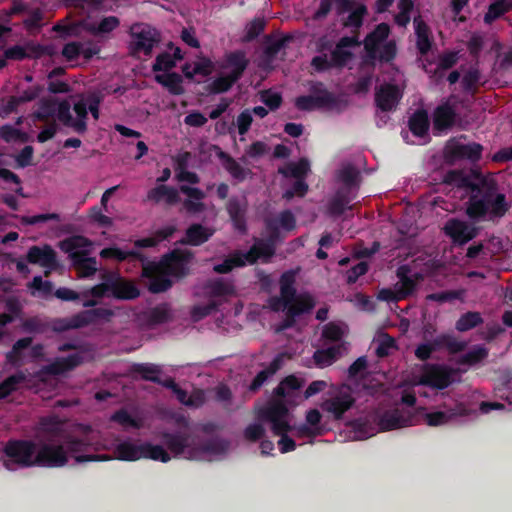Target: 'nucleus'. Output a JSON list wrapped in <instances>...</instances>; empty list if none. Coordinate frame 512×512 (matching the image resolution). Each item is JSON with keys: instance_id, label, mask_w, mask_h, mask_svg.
Here are the masks:
<instances>
[{"instance_id": "obj_1", "label": "nucleus", "mask_w": 512, "mask_h": 512, "mask_svg": "<svg viewBox=\"0 0 512 512\" xmlns=\"http://www.w3.org/2000/svg\"><path fill=\"white\" fill-rule=\"evenodd\" d=\"M444 181L470 190L471 195L466 208V214L470 219L481 220L486 216L490 219L501 218L508 210L505 195L497 193L496 187L479 173L466 175L461 171L451 170L446 174Z\"/></svg>"}, {"instance_id": "obj_2", "label": "nucleus", "mask_w": 512, "mask_h": 512, "mask_svg": "<svg viewBox=\"0 0 512 512\" xmlns=\"http://www.w3.org/2000/svg\"><path fill=\"white\" fill-rule=\"evenodd\" d=\"M3 453L6 459L3 462L7 470L20 468L64 467L69 458L61 445L42 443L39 446L30 439H10L6 442Z\"/></svg>"}, {"instance_id": "obj_3", "label": "nucleus", "mask_w": 512, "mask_h": 512, "mask_svg": "<svg viewBox=\"0 0 512 512\" xmlns=\"http://www.w3.org/2000/svg\"><path fill=\"white\" fill-rule=\"evenodd\" d=\"M391 29L389 24L382 22L375 26V28L366 35L363 45L367 55V60L371 64L375 60L380 62L389 63L395 59L397 54V46L394 40L387 41Z\"/></svg>"}, {"instance_id": "obj_4", "label": "nucleus", "mask_w": 512, "mask_h": 512, "mask_svg": "<svg viewBox=\"0 0 512 512\" xmlns=\"http://www.w3.org/2000/svg\"><path fill=\"white\" fill-rule=\"evenodd\" d=\"M85 434L81 437L65 434L59 445L64 447V451L68 456V453L74 455L76 462H93V461H106L110 457L108 455L101 454H81L85 452L99 451L101 444L96 440V436L92 433L90 426L85 428ZM54 445L53 443H51Z\"/></svg>"}, {"instance_id": "obj_5", "label": "nucleus", "mask_w": 512, "mask_h": 512, "mask_svg": "<svg viewBox=\"0 0 512 512\" xmlns=\"http://www.w3.org/2000/svg\"><path fill=\"white\" fill-rule=\"evenodd\" d=\"M114 312L109 308H93L81 311L71 317L55 318L52 324L53 331L65 332L72 329H79L98 321L109 322Z\"/></svg>"}, {"instance_id": "obj_6", "label": "nucleus", "mask_w": 512, "mask_h": 512, "mask_svg": "<svg viewBox=\"0 0 512 512\" xmlns=\"http://www.w3.org/2000/svg\"><path fill=\"white\" fill-rule=\"evenodd\" d=\"M87 239L82 236L71 237L61 242V249L69 253L73 267L76 269L80 278H86L94 275L97 271V262L93 257H86L85 252L75 251L84 247Z\"/></svg>"}, {"instance_id": "obj_7", "label": "nucleus", "mask_w": 512, "mask_h": 512, "mask_svg": "<svg viewBox=\"0 0 512 512\" xmlns=\"http://www.w3.org/2000/svg\"><path fill=\"white\" fill-rule=\"evenodd\" d=\"M311 95L299 96L295 100V106L301 111H312L317 108H335L339 99L328 91L323 83L318 82L311 87Z\"/></svg>"}, {"instance_id": "obj_8", "label": "nucleus", "mask_w": 512, "mask_h": 512, "mask_svg": "<svg viewBox=\"0 0 512 512\" xmlns=\"http://www.w3.org/2000/svg\"><path fill=\"white\" fill-rule=\"evenodd\" d=\"M129 34L131 36L129 50L132 56H136L139 53L150 56L154 46L159 42L155 30L147 24L134 23L130 27Z\"/></svg>"}, {"instance_id": "obj_9", "label": "nucleus", "mask_w": 512, "mask_h": 512, "mask_svg": "<svg viewBox=\"0 0 512 512\" xmlns=\"http://www.w3.org/2000/svg\"><path fill=\"white\" fill-rule=\"evenodd\" d=\"M288 414V407L283 400L274 399L266 407L260 409L258 417L271 423V430L274 434H283L290 432L292 429L287 421Z\"/></svg>"}, {"instance_id": "obj_10", "label": "nucleus", "mask_w": 512, "mask_h": 512, "mask_svg": "<svg viewBox=\"0 0 512 512\" xmlns=\"http://www.w3.org/2000/svg\"><path fill=\"white\" fill-rule=\"evenodd\" d=\"M454 381V370L440 364H425L420 376V384L443 390Z\"/></svg>"}, {"instance_id": "obj_11", "label": "nucleus", "mask_w": 512, "mask_h": 512, "mask_svg": "<svg viewBox=\"0 0 512 512\" xmlns=\"http://www.w3.org/2000/svg\"><path fill=\"white\" fill-rule=\"evenodd\" d=\"M415 415L409 410L400 407L385 410L377 417L380 431H391L414 425Z\"/></svg>"}, {"instance_id": "obj_12", "label": "nucleus", "mask_w": 512, "mask_h": 512, "mask_svg": "<svg viewBox=\"0 0 512 512\" xmlns=\"http://www.w3.org/2000/svg\"><path fill=\"white\" fill-rule=\"evenodd\" d=\"M443 231L455 245L463 246L478 235L479 229L458 218H450L444 224Z\"/></svg>"}, {"instance_id": "obj_13", "label": "nucleus", "mask_w": 512, "mask_h": 512, "mask_svg": "<svg viewBox=\"0 0 512 512\" xmlns=\"http://www.w3.org/2000/svg\"><path fill=\"white\" fill-rule=\"evenodd\" d=\"M160 265L153 261L142 262V276L150 280L149 290L152 293L158 294L167 291L172 287V280L168 274L161 273Z\"/></svg>"}, {"instance_id": "obj_14", "label": "nucleus", "mask_w": 512, "mask_h": 512, "mask_svg": "<svg viewBox=\"0 0 512 512\" xmlns=\"http://www.w3.org/2000/svg\"><path fill=\"white\" fill-rule=\"evenodd\" d=\"M179 191L187 196L182 201L181 212L188 216H198L206 210V204L203 202L206 195L203 190L188 185H180Z\"/></svg>"}, {"instance_id": "obj_15", "label": "nucleus", "mask_w": 512, "mask_h": 512, "mask_svg": "<svg viewBox=\"0 0 512 512\" xmlns=\"http://www.w3.org/2000/svg\"><path fill=\"white\" fill-rule=\"evenodd\" d=\"M483 146L479 143H455L446 150V158L450 161L468 160L478 162L482 157Z\"/></svg>"}, {"instance_id": "obj_16", "label": "nucleus", "mask_w": 512, "mask_h": 512, "mask_svg": "<svg viewBox=\"0 0 512 512\" xmlns=\"http://www.w3.org/2000/svg\"><path fill=\"white\" fill-rule=\"evenodd\" d=\"M85 361L81 352L69 354L66 357H56L52 362L43 366V372L51 376H60L73 371Z\"/></svg>"}, {"instance_id": "obj_17", "label": "nucleus", "mask_w": 512, "mask_h": 512, "mask_svg": "<svg viewBox=\"0 0 512 512\" xmlns=\"http://www.w3.org/2000/svg\"><path fill=\"white\" fill-rule=\"evenodd\" d=\"M26 260L30 264H38L49 270H56L59 267L57 254L50 245L32 246L29 248Z\"/></svg>"}, {"instance_id": "obj_18", "label": "nucleus", "mask_w": 512, "mask_h": 512, "mask_svg": "<svg viewBox=\"0 0 512 512\" xmlns=\"http://www.w3.org/2000/svg\"><path fill=\"white\" fill-rule=\"evenodd\" d=\"M360 45L357 36H344L334 46L331 53V61L335 68L341 69L350 62L354 54L349 48Z\"/></svg>"}, {"instance_id": "obj_19", "label": "nucleus", "mask_w": 512, "mask_h": 512, "mask_svg": "<svg viewBox=\"0 0 512 512\" xmlns=\"http://www.w3.org/2000/svg\"><path fill=\"white\" fill-rule=\"evenodd\" d=\"M315 306L314 299L310 295H301L297 303L289 306L284 320L277 326L276 331L282 332L292 328L296 323V317L309 313Z\"/></svg>"}, {"instance_id": "obj_20", "label": "nucleus", "mask_w": 512, "mask_h": 512, "mask_svg": "<svg viewBox=\"0 0 512 512\" xmlns=\"http://www.w3.org/2000/svg\"><path fill=\"white\" fill-rule=\"evenodd\" d=\"M247 199L246 197H237L232 196L228 199L226 203V210L230 217V220L234 226V228L240 233H246L247 231V222H246V213H247Z\"/></svg>"}, {"instance_id": "obj_21", "label": "nucleus", "mask_w": 512, "mask_h": 512, "mask_svg": "<svg viewBox=\"0 0 512 512\" xmlns=\"http://www.w3.org/2000/svg\"><path fill=\"white\" fill-rule=\"evenodd\" d=\"M189 254H185L179 250H174L165 255L160 263L161 269L168 275L175 277H184L188 274L187 263Z\"/></svg>"}, {"instance_id": "obj_22", "label": "nucleus", "mask_w": 512, "mask_h": 512, "mask_svg": "<svg viewBox=\"0 0 512 512\" xmlns=\"http://www.w3.org/2000/svg\"><path fill=\"white\" fill-rule=\"evenodd\" d=\"M109 278L112 297L120 300H133L139 297L140 291L134 283L114 272H109Z\"/></svg>"}, {"instance_id": "obj_23", "label": "nucleus", "mask_w": 512, "mask_h": 512, "mask_svg": "<svg viewBox=\"0 0 512 512\" xmlns=\"http://www.w3.org/2000/svg\"><path fill=\"white\" fill-rule=\"evenodd\" d=\"M471 410L464 403H456L445 411H434L425 414V422L428 426H441L456 417L468 416Z\"/></svg>"}, {"instance_id": "obj_24", "label": "nucleus", "mask_w": 512, "mask_h": 512, "mask_svg": "<svg viewBox=\"0 0 512 512\" xmlns=\"http://www.w3.org/2000/svg\"><path fill=\"white\" fill-rule=\"evenodd\" d=\"M355 399L348 392H341L336 396L325 400L321 407L324 411L333 415L336 420L342 419L343 415L350 410Z\"/></svg>"}, {"instance_id": "obj_25", "label": "nucleus", "mask_w": 512, "mask_h": 512, "mask_svg": "<svg viewBox=\"0 0 512 512\" xmlns=\"http://www.w3.org/2000/svg\"><path fill=\"white\" fill-rule=\"evenodd\" d=\"M402 97L398 86L393 84L382 85L375 93V103L382 112L392 111Z\"/></svg>"}, {"instance_id": "obj_26", "label": "nucleus", "mask_w": 512, "mask_h": 512, "mask_svg": "<svg viewBox=\"0 0 512 512\" xmlns=\"http://www.w3.org/2000/svg\"><path fill=\"white\" fill-rule=\"evenodd\" d=\"M214 233L215 229L212 227L193 223L186 229L184 237L179 242L182 245L201 246L209 241Z\"/></svg>"}, {"instance_id": "obj_27", "label": "nucleus", "mask_w": 512, "mask_h": 512, "mask_svg": "<svg viewBox=\"0 0 512 512\" xmlns=\"http://www.w3.org/2000/svg\"><path fill=\"white\" fill-rule=\"evenodd\" d=\"M416 35V48L420 55L425 56L429 53L433 45L432 32L429 25L417 15L413 19Z\"/></svg>"}, {"instance_id": "obj_28", "label": "nucleus", "mask_w": 512, "mask_h": 512, "mask_svg": "<svg viewBox=\"0 0 512 512\" xmlns=\"http://www.w3.org/2000/svg\"><path fill=\"white\" fill-rule=\"evenodd\" d=\"M248 64L249 60L247 59L245 52L242 50H236L225 55L221 68L229 70L228 74L237 80H240L247 69Z\"/></svg>"}, {"instance_id": "obj_29", "label": "nucleus", "mask_w": 512, "mask_h": 512, "mask_svg": "<svg viewBox=\"0 0 512 512\" xmlns=\"http://www.w3.org/2000/svg\"><path fill=\"white\" fill-rule=\"evenodd\" d=\"M179 192L175 187L160 184L148 191L147 200L155 204L164 202L167 206H174L181 201Z\"/></svg>"}, {"instance_id": "obj_30", "label": "nucleus", "mask_w": 512, "mask_h": 512, "mask_svg": "<svg viewBox=\"0 0 512 512\" xmlns=\"http://www.w3.org/2000/svg\"><path fill=\"white\" fill-rule=\"evenodd\" d=\"M456 111L449 102L437 106L433 113V127L435 130L443 131L451 128L456 120Z\"/></svg>"}, {"instance_id": "obj_31", "label": "nucleus", "mask_w": 512, "mask_h": 512, "mask_svg": "<svg viewBox=\"0 0 512 512\" xmlns=\"http://www.w3.org/2000/svg\"><path fill=\"white\" fill-rule=\"evenodd\" d=\"M38 430L44 434L49 442L56 439L62 440L65 436L64 424L57 416H46L40 418Z\"/></svg>"}, {"instance_id": "obj_32", "label": "nucleus", "mask_w": 512, "mask_h": 512, "mask_svg": "<svg viewBox=\"0 0 512 512\" xmlns=\"http://www.w3.org/2000/svg\"><path fill=\"white\" fill-rule=\"evenodd\" d=\"M161 439L174 456L184 454L185 450L190 447V435L187 432H163Z\"/></svg>"}, {"instance_id": "obj_33", "label": "nucleus", "mask_w": 512, "mask_h": 512, "mask_svg": "<svg viewBox=\"0 0 512 512\" xmlns=\"http://www.w3.org/2000/svg\"><path fill=\"white\" fill-rule=\"evenodd\" d=\"M120 25L116 16H105L97 22H90L85 25V30L95 37L109 38V35Z\"/></svg>"}, {"instance_id": "obj_34", "label": "nucleus", "mask_w": 512, "mask_h": 512, "mask_svg": "<svg viewBox=\"0 0 512 512\" xmlns=\"http://www.w3.org/2000/svg\"><path fill=\"white\" fill-rule=\"evenodd\" d=\"M285 357V353L277 354L271 361L269 366L266 369L258 372L257 375L253 378L249 385V390L252 392L258 391L270 376L274 375L278 370L281 369Z\"/></svg>"}, {"instance_id": "obj_35", "label": "nucleus", "mask_w": 512, "mask_h": 512, "mask_svg": "<svg viewBox=\"0 0 512 512\" xmlns=\"http://www.w3.org/2000/svg\"><path fill=\"white\" fill-rule=\"evenodd\" d=\"M100 257L103 259H114L118 262L125 260L145 262L146 256L139 250H123L118 247H106L100 251Z\"/></svg>"}, {"instance_id": "obj_36", "label": "nucleus", "mask_w": 512, "mask_h": 512, "mask_svg": "<svg viewBox=\"0 0 512 512\" xmlns=\"http://www.w3.org/2000/svg\"><path fill=\"white\" fill-rule=\"evenodd\" d=\"M55 116L64 126L72 128L77 134H84L87 131V124H84L82 121H75L67 101L57 104Z\"/></svg>"}, {"instance_id": "obj_37", "label": "nucleus", "mask_w": 512, "mask_h": 512, "mask_svg": "<svg viewBox=\"0 0 512 512\" xmlns=\"http://www.w3.org/2000/svg\"><path fill=\"white\" fill-rule=\"evenodd\" d=\"M344 344H338L326 349H317L313 354V360L317 367L324 368L337 361L344 351Z\"/></svg>"}, {"instance_id": "obj_38", "label": "nucleus", "mask_w": 512, "mask_h": 512, "mask_svg": "<svg viewBox=\"0 0 512 512\" xmlns=\"http://www.w3.org/2000/svg\"><path fill=\"white\" fill-rule=\"evenodd\" d=\"M295 284V273L293 271H286L280 277V297L286 304L294 305L297 303L300 295H297Z\"/></svg>"}, {"instance_id": "obj_39", "label": "nucleus", "mask_w": 512, "mask_h": 512, "mask_svg": "<svg viewBox=\"0 0 512 512\" xmlns=\"http://www.w3.org/2000/svg\"><path fill=\"white\" fill-rule=\"evenodd\" d=\"M275 254V246L273 243L267 240L257 241L251 246L248 252L244 253V257L247 263L254 264L258 259L263 258L265 260L270 259Z\"/></svg>"}, {"instance_id": "obj_40", "label": "nucleus", "mask_w": 512, "mask_h": 512, "mask_svg": "<svg viewBox=\"0 0 512 512\" xmlns=\"http://www.w3.org/2000/svg\"><path fill=\"white\" fill-rule=\"evenodd\" d=\"M408 126L414 136L424 137L428 135L430 122L428 113L424 109L416 110L409 118Z\"/></svg>"}, {"instance_id": "obj_41", "label": "nucleus", "mask_w": 512, "mask_h": 512, "mask_svg": "<svg viewBox=\"0 0 512 512\" xmlns=\"http://www.w3.org/2000/svg\"><path fill=\"white\" fill-rule=\"evenodd\" d=\"M219 159L225 170L238 182H243L250 173L249 169L241 166L232 156L224 151L218 153Z\"/></svg>"}, {"instance_id": "obj_42", "label": "nucleus", "mask_w": 512, "mask_h": 512, "mask_svg": "<svg viewBox=\"0 0 512 512\" xmlns=\"http://www.w3.org/2000/svg\"><path fill=\"white\" fill-rule=\"evenodd\" d=\"M116 458L122 461H136L142 459L143 443L134 444L130 441H123L115 448Z\"/></svg>"}, {"instance_id": "obj_43", "label": "nucleus", "mask_w": 512, "mask_h": 512, "mask_svg": "<svg viewBox=\"0 0 512 512\" xmlns=\"http://www.w3.org/2000/svg\"><path fill=\"white\" fill-rule=\"evenodd\" d=\"M155 81L169 91L172 95H182L185 93V89L182 86L183 79L180 74L176 72H171L167 74H157L155 76Z\"/></svg>"}, {"instance_id": "obj_44", "label": "nucleus", "mask_w": 512, "mask_h": 512, "mask_svg": "<svg viewBox=\"0 0 512 512\" xmlns=\"http://www.w3.org/2000/svg\"><path fill=\"white\" fill-rule=\"evenodd\" d=\"M333 3L337 6L338 14L350 10L352 7L350 0H320L319 7L314 13L313 19L319 21L326 18L332 9Z\"/></svg>"}, {"instance_id": "obj_45", "label": "nucleus", "mask_w": 512, "mask_h": 512, "mask_svg": "<svg viewBox=\"0 0 512 512\" xmlns=\"http://www.w3.org/2000/svg\"><path fill=\"white\" fill-rule=\"evenodd\" d=\"M131 372L139 374L141 379L150 382H160L159 375L162 373L160 365L153 363H134L131 366Z\"/></svg>"}, {"instance_id": "obj_46", "label": "nucleus", "mask_w": 512, "mask_h": 512, "mask_svg": "<svg viewBox=\"0 0 512 512\" xmlns=\"http://www.w3.org/2000/svg\"><path fill=\"white\" fill-rule=\"evenodd\" d=\"M244 252L235 251L230 254L222 263L216 264L213 267L214 272L218 274H227L234 268L243 267L246 265Z\"/></svg>"}, {"instance_id": "obj_47", "label": "nucleus", "mask_w": 512, "mask_h": 512, "mask_svg": "<svg viewBox=\"0 0 512 512\" xmlns=\"http://www.w3.org/2000/svg\"><path fill=\"white\" fill-rule=\"evenodd\" d=\"M208 292L213 297L232 296L235 293V287L231 281L223 278L211 280L207 284Z\"/></svg>"}, {"instance_id": "obj_48", "label": "nucleus", "mask_w": 512, "mask_h": 512, "mask_svg": "<svg viewBox=\"0 0 512 512\" xmlns=\"http://www.w3.org/2000/svg\"><path fill=\"white\" fill-rule=\"evenodd\" d=\"M54 320L55 319H52L50 322H48L39 316H33L23 320L21 327L27 333L42 334L49 329L53 330L52 324Z\"/></svg>"}, {"instance_id": "obj_49", "label": "nucleus", "mask_w": 512, "mask_h": 512, "mask_svg": "<svg viewBox=\"0 0 512 512\" xmlns=\"http://www.w3.org/2000/svg\"><path fill=\"white\" fill-rule=\"evenodd\" d=\"M349 203L350 198L348 194L344 191L339 190L329 201L327 206V212L332 217H339L344 213Z\"/></svg>"}, {"instance_id": "obj_50", "label": "nucleus", "mask_w": 512, "mask_h": 512, "mask_svg": "<svg viewBox=\"0 0 512 512\" xmlns=\"http://www.w3.org/2000/svg\"><path fill=\"white\" fill-rule=\"evenodd\" d=\"M483 323V318L479 312L468 311L462 314L456 321L455 328L459 332L469 331Z\"/></svg>"}, {"instance_id": "obj_51", "label": "nucleus", "mask_w": 512, "mask_h": 512, "mask_svg": "<svg viewBox=\"0 0 512 512\" xmlns=\"http://www.w3.org/2000/svg\"><path fill=\"white\" fill-rule=\"evenodd\" d=\"M26 380V375L22 371H18L8 376L0 383V400L9 396L16 391L21 383Z\"/></svg>"}, {"instance_id": "obj_52", "label": "nucleus", "mask_w": 512, "mask_h": 512, "mask_svg": "<svg viewBox=\"0 0 512 512\" xmlns=\"http://www.w3.org/2000/svg\"><path fill=\"white\" fill-rule=\"evenodd\" d=\"M143 458L167 463L171 460L170 454L161 446L151 443H143Z\"/></svg>"}, {"instance_id": "obj_53", "label": "nucleus", "mask_w": 512, "mask_h": 512, "mask_svg": "<svg viewBox=\"0 0 512 512\" xmlns=\"http://www.w3.org/2000/svg\"><path fill=\"white\" fill-rule=\"evenodd\" d=\"M397 7L399 12L394 16V22L399 26L406 28L411 21V13L414 10L413 0H398Z\"/></svg>"}, {"instance_id": "obj_54", "label": "nucleus", "mask_w": 512, "mask_h": 512, "mask_svg": "<svg viewBox=\"0 0 512 512\" xmlns=\"http://www.w3.org/2000/svg\"><path fill=\"white\" fill-rule=\"evenodd\" d=\"M303 382L295 375L285 377L274 389V395L279 398H284L288 395L289 391H295L302 387Z\"/></svg>"}, {"instance_id": "obj_55", "label": "nucleus", "mask_w": 512, "mask_h": 512, "mask_svg": "<svg viewBox=\"0 0 512 512\" xmlns=\"http://www.w3.org/2000/svg\"><path fill=\"white\" fill-rule=\"evenodd\" d=\"M238 80L230 74L215 78L208 86L210 94H221L229 91Z\"/></svg>"}, {"instance_id": "obj_56", "label": "nucleus", "mask_w": 512, "mask_h": 512, "mask_svg": "<svg viewBox=\"0 0 512 512\" xmlns=\"http://www.w3.org/2000/svg\"><path fill=\"white\" fill-rule=\"evenodd\" d=\"M57 102L53 99L43 98L39 102L38 110L34 113L35 119L48 121L56 114Z\"/></svg>"}, {"instance_id": "obj_57", "label": "nucleus", "mask_w": 512, "mask_h": 512, "mask_svg": "<svg viewBox=\"0 0 512 512\" xmlns=\"http://www.w3.org/2000/svg\"><path fill=\"white\" fill-rule=\"evenodd\" d=\"M228 447L229 443L227 441L218 437H212L200 444L199 451L203 453L218 455L224 453Z\"/></svg>"}, {"instance_id": "obj_58", "label": "nucleus", "mask_w": 512, "mask_h": 512, "mask_svg": "<svg viewBox=\"0 0 512 512\" xmlns=\"http://www.w3.org/2000/svg\"><path fill=\"white\" fill-rule=\"evenodd\" d=\"M512 8V5L506 1H497L489 5L487 12L484 15V22L492 24L496 19L500 18Z\"/></svg>"}, {"instance_id": "obj_59", "label": "nucleus", "mask_w": 512, "mask_h": 512, "mask_svg": "<svg viewBox=\"0 0 512 512\" xmlns=\"http://www.w3.org/2000/svg\"><path fill=\"white\" fill-rule=\"evenodd\" d=\"M408 269L404 266L397 270V276L400 279L401 287L398 289L397 294L399 299H405L411 295L415 289V282L407 276Z\"/></svg>"}, {"instance_id": "obj_60", "label": "nucleus", "mask_w": 512, "mask_h": 512, "mask_svg": "<svg viewBox=\"0 0 512 512\" xmlns=\"http://www.w3.org/2000/svg\"><path fill=\"white\" fill-rule=\"evenodd\" d=\"M28 16L23 20L24 28L29 31H38L43 26L44 13L41 9L36 8L27 11Z\"/></svg>"}, {"instance_id": "obj_61", "label": "nucleus", "mask_w": 512, "mask_h": 512, "mask_svg": "<svg viewBox=\"0 0 512 512\" xmlns=\"http://www.w3.org/2000/svg\"><path fill=\"white\" fill-rule=\"evenodd\" d=\"M488 356V350L483 346H476L461 356L459 363L463 365H475Z\"/></svg>"}, {"instance_id": "obj_62", "label": "nucleus", "mask_w": 512, "mask_h": 512, "mask_svg": "<svg viewBox=\"0 0 512 512\" xmlns=\"http://www.w3.org/2000/svg\"><path fill=\"white\" fill-rule=\"evenodd\" d=\"M436 345H439V348H447L449 352L453 354L462 352L466 348L465 342L459 341L450 335H441L437 337Z\"/></svg>"}, {"instance_id": "obj_63", "label": "nucleus", "mask_w": 512, "mask_h": 512, "mask_svg": "<svg viewBox=\"0 0 512 512\" xmlns=\"http://www.w3.org/2000/svg\"><path fill=\"white\" fill-rule=\"evenodd\" d=\"M265 20L263 18H254L246 25V33L243 41L251 42L256 39L265 29Z\"/></svg>"}, {"instance_id": "obj_64", "label": "nucleus", "mask_w": 512, "mask_h": 512, "mask_svg": "<svg viewBox=\"0 0 512 512\" xmlns=\"http://www.w3.org/2000/svg\"><path fill=\"white\" fill-rule=\"evenodd\" d=\"M171 314L166 305L156 306L151 309L148 315V321L152 325H159L168 322Z\"/></svg>"}]
</instances>
